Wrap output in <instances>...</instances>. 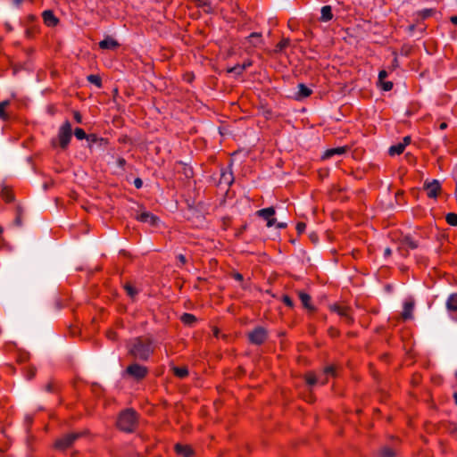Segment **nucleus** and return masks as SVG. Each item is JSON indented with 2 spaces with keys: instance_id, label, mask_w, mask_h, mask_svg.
<instances>
[{
  "instance_id": "obj_53",
  "label": "nucleus",
  "mask_w": 457,
  "mask_h": 457,
  "mask_svg": "<svg viewBox=\"0 0 457 457\" xmlns=\"http://www.w3.org/2000/svg\"><path fill=\"white\" fill-rule=\"evenodd\" d=\"M311 238H312V240H313V241H314V240H316L315 237H313V236H311Z\"/></svg>"
},
{
  "instance_id": "obj_24",
  "label": "nucleus",
  "mask_w": 457,
  "mask_h": 457,
  "mask_svg": "<svg viewBox=\"0 0 457 457\" xmlns=\"http://www.w3.org/2000/svg\"><path fill=\"white\" fill-rule=\"evenodd\" d=\"M299 298L305 308L312 309V306L310 305L311 297L308 294L300 292Z\"/></svg>"
},
{
  "instance_id": "obj_51",
  "label": "nucleus",
  "mask_w": 457,
  "mask_h": 457,
  "mask_svg": "<svg viewBox=\"0 0 457 457\" xmlns=\"http://www.w3.org/2000/svg\"><path fill=\"white\" fill-rule=\"evenodd\" d=\"M453 398L455 400V403L457 404V393H454L453 394Z\"/></svg>"
},
{
  "instance_id": "obj_25",
  "label": "nucleus",
  "mask_w": 457,
  "mask_h": 457,
  "mask_svg": "<svg viewBox=\"0 0 457 457\" xmlns=\"http://www.w3.org/2000/svg\"><path fill=\"white\" fill-rule=\"evenodd\" d=\"M181 321L187 325H191L195 321V317L190 313H184L181 316Z\"/></svg>"
},
{
  "instance_id": "obj_21",
  "label": "nucleus",
  "mask_w": 457,
  "mask_h": 457,
  "mask_svg": "<svg viewBox=\"0 0 457 457\" xmlns=\"http://www.w3.org/2000/svg\"><path fill=\"white\" fill-rule=\"evenodd\" d=\"M406 147V143H399L397 145H392L389 148V154L390 155H396L402 154Z\"/></svg>"
},
{
  "instance_id": "obj_43",
  "label": "nucleus",
  "mask_w": 457,
  "mask_h": 457,
  "mask_svg": "<svg viewBox=\"0 0 457 457\" xmlns=\"http://www.w3.org/2000/svg\"><path fill=\"white\" fill-rule=\"evenodd\" d=\"M451 22L454 25H457V15L451 17Z\"/></svg>"
},
{
  "instance_id": "obj_10",
  "label": "nucleus",
  "mask_w": 457,
  "mask_h": 457,
  "mask_svg": "<svg viewBox=\"0 0 457 457\" xmlns=\"http://www.w3.org/2000/svg\"><path fill=\"white\" fill-rule=\"evenodd\" d=\"M137 220L141 222L148 223L150 225H156L158 222V218L148 212H143L140 213L137 216Z\"/></svg>"
},
{
  "instance_id": "obj_26",
  "label": "nucleus",
  "mask_w": 457,
  "mask_h": 457,
  "mask_svg": "<svg viewBox=\"0 0 457 457\" xmlns=\"http://www.w3.org/2000/svg\"><path fill=\"white\" fill-rule=\"evenodd\" d=\"M9 104H10V102L7 100L0 103V118L3 120L7 119V115L5 113V109Z\"/></svg>"
},
{
  "instance_id": "obj_42",
  "label": "nucleus",
  "mask_w": 457,
  "mask_h": 457,
  "mask_svg": "<svg viewBox=\"0 0 457 457\" xmlns=\"http://www.w3.org/2000/svg\"><path fill=\"white\" fill-rule=\"evenodd\" d=\"M107 337H108L109 339L114 340L116 338V334H115V332L109 331L107 333Z\"/></svg>"
},
{
  "instance_id": "obj_44",
  "label": "nucleus",
  "mask_w": 457,
  "mask_h": 457,
  "mask_svg": "<svg viewBox=\"0 0 457 457\" xmlns=\"http://www.w3.org/2000/svg\"><path fill=\"white\" fill-rule=\"evenodd\" d=\"M287 227V223L279 222L277 224V228H285Z\"/></svg>"
},
{
  "instance_id": "obj_38",
  "label": "nucleus",
  "mask_w": 457,
  "mask_h": 457,
  "mask_svg": "<svg viewBox=\"0 0 457 457\" xmlns=\"http://www.w3.org/2000/svg\"><path fill=\"white\" fill-rule=\"evenodd\" d=\"M248 66H250V62L244 64L242 67H234L233 69L230 70V71L240 72Z\"/></svg>"
},
{
  "instance_id": "obj_22",
  "label": "nucleus",
  "mask_w": 457,
  "mask_h": 457,
  "mask_svg": "<svg viewBox=\"0 0 457 457\" xmlns=\"http://www.w3.org/2000/svg\"><path fill=\"white\" fill-rule=\"evenodd\" d=\"M332 310L334 312H336L341 317L345 318L348 321L351 320V319L349 317V314H348V308L347 307L335 305V306H333Z\"/></svg>"
},
{
  "instance_id": "obj_6",
  "label": "nucleus",
  "mask_w": 457,
  "mask_h": 457,
  "mask_svg": "<svg viewBox=\"0 0 457 457\" xmlns=\"http://www.w3.org/2000/svg\"><path fill=\"white\" fill-rule=\"evenodd\" d=\"M248 337L251 343L261 345L266 340L267 332L263 328L258 327L250 332Z\"/></svg>"
},
{
  "instance_id": "obj_3",
  "label": "nucleus",
  "mask_w": 457,
  "mask_h": 457,
  "mask_svg": "<svg viewBox=\"0 0 457 457\" xmlns=\"http://www.w3.org/2000/svg\"><path fill=\"white\" fill-rule=\"evenodd\" d=\"M336 371L334 366L327 367L319 376H316L313 373H308L305 376V379L308 385L313 386L317 383L320 385H325L328 382L329 376H335Z\"/></svg>"
},
{
  "instance_id": "obj_37",
  "label": "nucleus",
  "mask_w": 457,
  "mask_h": 457,
  "mask_svg": "<svg viewBox=\"0 0 457 457\" xmlns=\"http://www.w3.org/2000/svg\"><path fill=\"white\" fill-rule=\"evenodd\" d=\"M306 225L303 222H299L296 225V230L299 234L303 233L305 230Z\"/></svg>"
},
{
  "instance_id": "obj_48",
  "label": "nucleus",
  "mask_w": 457,
  "mask_h": 457,
  "mask_svg": "<svg viewBox=\"0 0 457 457\" xmlns=\"http://www.w3.org/2000/svg\"><path fill=\"white\" fill-rule=\"evenodd\" d=\"M234 277H235V278L237 280H242L243 279V276L241 274H239V273L235 274Z\"/></svg>"
},
{
  "instance_id": "obj_1",
  "label": "nucleus",
  "mask_w": 457,
  "mask_h": 457,
  "mask_svg": "<svg viewBox=\"0 0 457 457\" xmlns=\"http://www.w3.org/2000/svg\"><path fill=\"white\" fill-rule=\"evenodd\" d=\"M153 351V342L149 338H136L129 346V353L139 360H146Z\"/></svg>"
},
{
  "instance_id": "obj_31",
  "label": "nucleus",
  "mask_w": 457,
  "mask_h": 457,
  "mask_svg": "<svg viewBox=\"0 0 457 457\" xmlns=\"http://www.w3.org/2000/svg\"><path fill=\"white\" fill-rule=\"evenodd\" d=\"M2 197L6 202H11L13 199V195H12V192L9 189H7V188H4L2 190Z\"/></svg>"
},
{
  "instance_id": "obj_36",
  "label": "nucleus",
  "mask_w": 457,
  "mask_h": 457,
  "mask_svg": "<svg viewBox=\"0 0 457 457\" xmlns=\"http://www.w3.org/2000/svg\"><path fill=\"white\" fill-rule=\"evenodd\" d=\"M387 77V72L386 71H381L378 74V83H383L385 79Z\"/></svg>"
},
{
  "instance_id": "obj_4",
  "label": "nucleus",
  "mask_w": 457,
  "mask_h": 457,
  "mask_svg": "<svg viewBox=\"0 0 457 457\" xmlns=\"http://www.w3.org/2000/svg\"><path fill=\"white\" fill-rule=\"evenodd\" d=\"M60 146L64 149L69 145L71 138V125L69 121H66L59 129L58 133Z\"/></svg>"
},
{
  "instance_id": "obj_8",
  "label": "nucleus",
  "mask_w": 457,
  "mask_h": 457,
  "mask_svg": "<svg viewBox=\"0 0 457 457\" xmlns=\"http://www.w3.org/2000/svg\"><path fill=\"white\" fill-rule=\"evenodd\" d=\"M275 210L272 207L264 208L257 212V215L267 220V227L270 228L276 223V220L273 218Z\"/></svg>"
},
{
  "instance_id": "obj_23",
  "label": "nucleus",
  "mask_w": 457,
  "mask_h": 457,
  "mask_svg": "<svg viewBox=\"0 0 457 457\" xmlns=\"http://www.w3.org/2000/svg\"><path fill=\"white\" fill-rule=\"evenodd\" d=\"M174 374L179 378H184L188 375V370L186 367H173Z\"/></svg>"
},
{
  "instance_id": "obj_5",
  "label": "nucleus",
  "mask_w": 457,
  "mask_h": 457,
  "mask_svg": "<svg viewBox=\"0 0 457 457\" xmlns=\"http://www.w3.org/2000/svg\"><path fill=\"white\" fill-rule=\"evenodd\" d=\"M81 436L80 433H71L64 435L55 442V448L59 450H65L71 447L73 443Z\"/></svg>"
},
{
  "instance_id": "obj_12",
  "label": "nucleus",
  "mask_w": 457,
  "mask_h": 457,
  "mask_svg": "<svg viewBox=\"0 0 457 457\" xmlns=\"http://www.w3.org/2000/svg\"><path fill=\"white\" fill-rule=\"evenodd\" d=\"M99 46L102 49H115L119 46V43L114 38L107 37L99 42Z\"/></svg>"
},
{
  "instance_id": "obj_32",
  "label": "nucleus",
  "mask_w": 457,
  "mask_h": 457,
  "mask_svg": "<svg viewBox=\"0 0 457 457\" xmlns=\"http://www.w3.org/2000/svg\"><path fill=\"white\" fill-rule=\"evenodd\" d=\"M74 135L79 140H82V139L87 137L86 132L82 129H80V128H77L74 130Z\"/></svg>"
},
{
  "instance_id": "obj_9",
  "label": "nucleus",
  "mask_w": 457,
  "mask_h": 457,
  "mask_svg": "<svg viewBox=\"0 0 457 457\" xmlns=\"http://www.w3.org/2000/svg\"><path fill=\"white\" fill-rule=\"evenodd\" d=\"M424 189L428 197L435 198L439 194L441 186L438 180L434 179L431 182L425 183Z\"/></svg>"
},
{
  "instance_id": "obj_13",
  "label": "nucleus",
  "mask_w": 457,
  "mask_h": 457,
  "mask_svg": "<svg viewBox=\"0 0 457 457\" xmlns=\"http://www.w3.org/2000/svg\"><path fill=\"white\" fill-rule=\"evenodd\" d=\"M414 310V303L413 301H406L403 304V311L402 313V317L403 320H409L412 318V312Z\"/></svg>"
},
{
  "instance_id": "obj_55",
  "label": "nucleus",
  "mask_w": 457,
  "mask_h": 457,
  "mask_svg": "<svg viewBox=\"0 0 457 457\" xmlns=\"http://www.w3.org/2000/svg\"><path fill=\"white\" fill-rule=\"evenodd\" d=\"M3 232V228L0 227V234Z\"/></svg>"
},
{
  "instance_id": "obj_40",
  "label": "nucleus",
  "mask_w": 457,
  "mask_h": 457,
  "mask_svg": "<svg viewBox=\"0 0 457 457\" xmlns=\"http://www.w3.org/2000/svg\"><path fill=\"white\" fill-rule=\"evenodd\" d=\"M283 301L287 306H293V302L288 296H284Z\"/></svg>"
},
{
  "instance_id": "obj_41",
  "label": "nucleus",
  "mask_w": 457,
  "mask_h": 457,
  "mask_svg": "<svg viewBox=\"0 0 457 457\" xmlns=\"http://www.w3.org/2000/svg\"><path fill=\"white\" fill-rule=\"evenodd\" d=\"M142 180L140 179H136L134 181V185L137 188H140L142 187Z\"/></svg>"
},
{
  "instance_id": "obj_14",
  "label": "nucleus",
  "mask_w": 457,
  "mask_h": 457,
  "mask_svg": "<svg viewBox=\"0 0 457 457\" xmlns=\"http://www.w3.org/2000/svg\"><path fill=\"white\" fill-rule=\"evenodd\" d=\"M445 305L450 313L457 312V293L449 295Z\"/></svg>"
},
{
  "instance_id": "obj_39",
  "label": "nucleus",
  "mask_w": 457,
  "mask_h": 457,
  "mask_svg": "<svg viewBox=\"0 0 457 457\" xmlns=\"http://www.w3.org/2000/svg\"><path fill=\"white\" fill-rule=\"evenodd\" d=\"M73 117H74V120L78 123H81L82 122V116H81V114L79 112H74Z\"/></svg>"
},
{
  "instance_id": "obj_54",
  "label": "nucleus",
  "mask_w": 457,
  "mask_h": 457,
  "mask_svg": "<svg viewBox=\"0 0 457 457\" xmlns=\"http://www.w3.org/2000/svg\"><path fill=\"white\" fill-rule=\"evenodd\" d=\"M124 162H125L124 160L120 161V164H123Z\"/></svg>"
},
{
  "instance_id": "obj_47",
  "label": "nucleus",
  "mask_w": 457,
  "mask_h": 457,
  "mask_svg": "<svg viewBox=\"0 0 457 457\" xmlns=\"http://www.w3.org/2000/svg\"><path fill=\"white\" fill-rule=\"evenodd\" d=\"M391 253L392 252H391L390 248H386L384 254H385V256H389L391 254Z\"/></svg>"
},
{
  "instance_id": "obj_19",
  "label": "nucleus",
  "mask_w": 457,
  "mask_h": 457,
  "mask_svg": "<svg viewBox=\"0 0 457 457\" xmlns=\"http://www.w3.org/2000/svg\"><path fill=\"white\" fill-rule=\"evenodd\" d=\"M312 94V89H310L308 87H306L304 84H299L298 85V92H297V98H304Z\"/></svg>"
},
{
  "instance_id": "obj_2",
  "label": "nucleus",
  "mask_w": 457,
  "mask_h": 457,
  "mask_svg": "<svg viewBox=\"0 0 457 457\" xmlns=\"http://www.w3.org/2000/svg\"><path fill=\"white\" fill-rule=\"evenodd\" d=\"M137 423V414L132 410H126L119 416L117 425L125 432H132Z\"/></svg>"
},
{
  "instance_id": "obj_49",
  "label": "nucleus",
  "mask_w": 457,
  "mask_h": 457,
  "mask_svg": "<svg viewBox=\"0 0 457 457\" xmlns=\"http://www.w3.org/2000/svg\"><path fill=\"white\" fill-rule=\"evenodd\" d=\"M410 141H411L410 137H405L403 138V143H406V145H407L410 143Z\"/></svg>"
},
{
  "instance_id": "obj_16",
  "label": "nucleus",
  "mask_w": 457,
  "mask_h": 457,
  "mask_svg": "<svg viewBox=\"0 0 457 457\" xmlns=\"http://www.w3.org/2000/svg\"><path fill=\"white\" fill-rule=\"evenodd\" d=\"M245 43L255 47L262 43V35L260 33L253 32L245 38Z\"/></svg>"
},
{
  "instance_id": "obj_17",
  "label": "nucleus",
  "mask_w": 457,
  "mask_h": 457,
  "mask_svg": "<svg viewBox=\"0 0 457 457\" xmlns=\"http://www.w3.org/2000/svg\"><path fill=\"white\" fill-rule=\"evenodd\" d=\"M320 14H321V16H320L321 21L327 22V21H329L330 20H332L333 13H332L331 6L324 5L320 10Z\"/></svg>"
},
{
  "instance_id": "obj_33",
  "label": "nucleus",
  "mask_w": 457,
  "mask_h": 457,
  "mask_svg": "<svg viewBox=\"0 0 457 457\" xmlns=\"http://www.w3.org/2000/svg\"><path fill=\"white\" fill-rule=\"evenodd\" d=\"M394 455L395 453L392 449L385 447L382 449L379 457H394Z\"/></svg>"
},
{
  "instance_id": "obj_34",
  "label": "nucleus",
  "mask_w": 457,
  "mask_h": 457,
  "mask_svg": "<svg viewBox=\"0 0 457 457\" xmlns=\"http://www.w3.org/2000/svg\"><path fill=\"white\" fill-rule=\"evenodd\" d=\"M380 86L385 91H389L393 88V83L391 81H384L383 83H380Z\"/></svg>"
},
{
  "instance_id": "obj_20",
  "label": "nucleus",
  "mask_w": 457,
  "mask_h": 457,
  "mask_svg": "<svg viewBox=\"0 0 457 457\" xmlns=\"http://www.w3.org/2000/svg\"><path fill=\"white\" fill-rule=\"evenodd\" d=\"M233 182V175L231 171H222L220 179V184L230 186Z\"/></svg>"
},
{
  "instance_id": "obj_45",
  "label": "nucleus",
  "mask_w": 457,
  "mask_h": 457,
  "mask_svg": "<svg viewBox=\"0 0 457 457\" xmlns=\"http://www.w3.org/2000/svg\"><path fill=\"white\" fill-rule=\"evenodd\" d=\"M178 258H179V262H180L181 263H185V262H186V258H185V256H184V255L180 254V255H179V257H178Z\"/></svg>"
},
{
  "instance_id": "obj_11",
  "label": "nucleus",
  "mask_w": 457,
  "mask_h": 457,
  "mask_svg": "<svg viewBox=\"0 0 457 457\" xmlns=\"http://www.w3.org/2000/svg\"><path fill=\"white\" fill-rule=\"evenodd\" d=\"M348 150V147L347 146H339V147H335V148H330V149H328L322 158L323 159H329L335 155H342L344 154L345 153H346V151Z\"/></svg>"
},
{
  "instance_id": "obj_18",
  "label": "nucleus",
  "mask_w": 457,
  "mask_h": 457,
  "mask_svg": "<svg viewBox=\"0 0 457 457\" xmlns=\"http://www.w3.org/2000/svg\"><path fill=\"white\" fill-rule=\"evenodd\" d=\"M175 450H176V453L179 455H181L183 457H190L192 455V453H193L189 446L182 445H179V444H177L175 445Z\"/></svg>"
},
{
  "instance_id": "obj_52",
  "label": "nucleus",
  "mask_w": 457,
  "mask_h": 457,
  "mask_svg": "<svg viewBox=\"0 0 457 457\" xmlns=\"http://www.w3.org/2000/svg\"><path fill=\"white\" fill-rule=\"evenodd\" d=\"M189 173H192V170L189 169L188 171L186 172L187 176H189Z\"/></svg>"
},
{
  "instance_id": "obj_7",
  "label": "nucleus",
  "mask_w": 457,
  "mask_h": 457,
  "mask_svg": "<svg viewBox=\"0 0 457 457\" xmlns=\"http://www.w3.org/2000/svg\"><path fill=\"white\" fill-rule=\"evenodd\" d=\"M126 371L129 376H131L132 378H134L136 379L143 378L147 373V370L145 367L137 364V363L129 365L127 368Z\"/></svg>"
},
{
  "instance_id": "obj_28",
  "label": "nucleus",
  "mask_w": 457,
  "mask_h": 457,
  "mask_svg": "<svg viewBox=\"0 0 457 457\" xmlns=\"http://www.w3.org/2000/svg\"><path fill=\"white\" fill-rule=\"evenodd\" d=\"M124 289L131 298H134L137 294V290L130 284H126Z\"/></svg>"
},
{
  "instance_id": "obj_27",
  "label": "nucleus",
  "mask_w": 457,
  "mask_h": 457,
  "mask_svg": "<svg viewBox=\"0 0 457 457\" xmlns=\"http://www.w3.org/2000/svg\"><path fill=\"white\" fill-rule=\"evenodd\" d=\"M403 246H406V247H408L410 249H415L417 247V244L411 237H406L403 240Z\"/></svg>"
},
{
  "instance_id": "obj_15",
  "label": "nucleus",
  "mask_w": 457,
  "mask_h": 457,
  "mask_svg": "<svg viewBox=\"0 0 457 457\" xmlns=\"http://www.w3.org/2000/svg\"><path fill=\"white\" fill-rule=\"evenodd\" d=\"M44 22L50 27L55 26L58 22L57 18L54 15L51 11H45L43 12Z\"/></svg>"
},
{
  "instance_id": "obj_50",
  "label": "nucleus",
  "mask_w": 457,
  "mask_h": 457,
  "mask_svg": "<svg viewBox=\"0 0 457 457\" xmlns=\"http://www.w3.org/2000/svg\"><path fill=\"white\" fill-rule=\"evenodd\" d=\"M446 127H447V124L445 122L441 123L439 126L440 129H445Z\"/></svg>"
},
{
  "instance_id": "obj_46",
  "label": "nucleus",
  "mask_w": 457,
  "mask_h": 457,
  "mask_svg": "<svg viewBox=\"0 0 457 457\" xmlns=\"http://www.w3.org/2000/svg\"><path fill=\"white\" fill-rule=\"evenodd\" d=\"M34 374H35V370L33 369H30L29 370V374H28L29 378H31L34 376Z\"/></svg>"
},
{
  "instance_id": "obj_35",
  "label": "nucleus",
  "mask_w": 457,
  "mask_h": 457,
  "mask_svg": "<svg viewBox=\"0 0 457 457\" xmlns=\"http://www.w3.org/2000/svg\"><path fill=\"white\" fill-rule=\"evenodd\" d=\"M289 45V39H283L278 44V48L279 50H283Z\"/></svg>"
},
{
  "instance_id": "obj_29",
  "label": "nucleus",
  "mask_w": 457,
  "mask_h": 457,
  "mask_svg": "<svg viewBox=\"0 0 457 457\" xmlns=\"http://www.w3.org/2000/svg\"><path fill=\"white\" fill-rule=\"evenodd\" d=\"M87 80L92 83V84H95L96 86H97L98 87H101L102 86V81H101V79L100 77H98L97 75H89L87 77Z\"/></svg>"
},
{
  "instance_id": "obj_30",
  "label": "nucleus",
  "mask_w": 457,
  "mask_h": 457,
  "mask_svg": "<svg viewBox=\"0 0 457 457\" xmlns=\"http://www.w3.org/2000/svg\"><path fill=\"white\" fill-rule=\"evenodd\" d=\"M446 221L451 226H456L457 225V214L456 213H448L446 215Z\"/></svg>"
}]
</instances>
